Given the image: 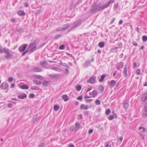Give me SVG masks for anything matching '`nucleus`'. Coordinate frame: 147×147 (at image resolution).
I'll list each match as a JSON object with an SVG mask.
<instances>
[{"label": "nucleus", "instance_id": "6e6552de", "mask_svg": "<svg viewBox=\"0 0 147 147\" xmlns=\"http://www.w3.org/2000/svg\"><path fill=\"white\" fill-rule=\"evenodd\" d=\"M117 69L118 70H121L123 67V63L122 62L118 63L116 65Z\"/></svg>", "mask_w": 147, "mask_h": 147}, {"label": "nucleus", "instance_id": "13d9d810", "mask_svg": "<svg viewBox=\"0 0 147 147\" xmlns=\"http://www.w3.org/2000/svg\"><path fill=\"white\" fill-rule=\"evenodd\" d=\"M137 66V63H134V65L133 66V68H134Z\"/></svg>", "mask_w": 147, "mask_h": 147}, {"label": "nucleus", "instance_id": "9b49d317", "mask_svg": "<svg viewBox=\"0 0 147 147\" xmlns=\"http://www.w3.org/2000/svg\"><path fill=\"white\" fill-rule=\"evenodd\" d=\"M32 70L35 72H41L42 71V69L38 67H36L32 68Z\"/></svg>", "mask_w": 147, "mask_h": 147}, {"label": "nucleus", "instance_id": "c85d7f7f", "mask_svg": "<svg viewBox=\"0 0 147 147\" xmlns=\"http://www.w3.org/2000/svg\"><path fill=\"white\" fill-rule=\"evenodd\" d=\"M141 129H142V131H141V132H145V128H144L143 127H139V130H140Z\"/></svg>", "mask_w": 147, "mask_h": 147}, {"label": "nucleus", "instance_id": "ddd939ff", "mask_svg": "<svg viewBox=\"0 0 147 147\" xmlns=\"http://www.w3.org/2000/svg\"><path fill=\"white\" fill-rule=\"evenodd\" d=\"M129 105V102L127 101H125L123 103V107L126 109L127 108Z\"/></svg>", "mask_w": 147, "mask_h": 147}, {"label": "nucleus", "instance_id": "393cba45", "mask_svg": "<svg viewBox=\"0 0 147 147\" xmlns=\"http://www.w3.org/2000/svg\"><path fill=\"white\" fill-rule=\"evenodd\" d=\"M116 84V82L114 80H112L110 84V85L112 86H114Z\"/></svg>", "mask_w": 147, "mask_h": 147}, {"label": "nucleus", "instance_id": "338daca9", "mask_svg": "<svg viewBox=\"0 0 147 147\" xmlns=\"http://www.w3.org/2000/svg\"><path fill=\"white\" fill-rule=\"evenodd\" d=\"M15 86V84H12L11 85V88H13Z\"/></svg>", "mask_w": 147, "mask_h": 147}, {"label": "nucleus", "instance_id": "4c0bfd02", "mask_svg": "<svg viewBox=\"0 0 147 147\" xmlns=\"http://www.w3.org/2000/svg\"><path fill=\"white\" fill-rule=\"evenodd\" d=\"M95 103L97 105H100V101L98 100H96L95 101Z\"/></svg>", "mask_w": 147, "mask_h": 147}, {"label": "nucleus", "instance_id": "4468645a", "mask_svg": "<svg viewBox=\"0 0 147 147\" xmlns=\"http://www.w3.org/2000/svg\"><path fill=\"white\" fill-rule=\"evenodd\" d=\"M80 108L81 109H84L85 110H86L88 109L89 106L88 105H86L84 104H82Z\"/></svg>", "mask_w": 147, "mask_h": 147}, {"label": "nucleus", "instance_id": "a211bd4d", "mask_svg": "<svg viewBox=\"0 0 147 147\" xmlns=\"http://www.w3.org/2000/svg\"><path fill=\"white\" fill-rule=\"evenodd\" d=\"M49 76L53 78H59L60 76V74H50Z\"/></svg>", "mask_w": 147, "mask_h": 147}, {"label": "nucleus", "instance_id": "e2e57ef3", "mask_svg": "<svg viewBox=\"0 0 147 147\" xmlns=\"http://www.w3.org/2000/svg\"><path fill=\"white\" fill-rule=\"evenodd\" d=\"M11 21L12 22H14L15 21V19H11Z\"/></svg>", "mask_w": 147, "mask_h": 147}, {"label": "nucleus", "instance_id": "7ed1b4c3", "mask_svg": "<svg viewBox=\"0 0 147 147\" xmlns=\"http://www.w3.org/2000/svg\"><path fill=\"white\" fill-rule=\"evenodd\" d=\"M3 51V52L6 53L7 55L5 56V57L6 59H10L12 58L13 56L9 52L8 49L5 48Z\"/></svg>", "mask_w": 147, "mask_h": 147}, {"label": "nucleus", "instance_id": "603ef678", "mask_svg": "<svg viewBox=\"0 0 147 147\" xmlns=\"http://www.w3.org/2000/svg\"><path fill=\"white\" fill-rule=\"evenodd\" d=\"M117 72V71H115L113 73V76H115L116 75Z\"/></svg>", "mask_w": 147, "mask_h": 147}, {"label": "nucleus", "instance_id": "412c9836", "mask_svg": "<svg viewBox=\"0 0 147 147\" xmlns=\"http://www.w3.org/2000/svg\"><path fill=\"white\" fill-rule=\"evenodd\" d=\"M62 97L65 101H67L69 100V98L66 95H63L62 96Z\"/></svg>", "mask_w": 147, "mask_h": 147}, {"label": "nucleus", "instance_id": "473e14b6", "mask_svg": "<svg viewBox=\"0 0 147 147\" xmlns=\"http://www.w3.org/2000/svg\"><path fill=\"white\" fill-rule=\"evenodd\" d=\"M59 108V106L55 105L54 107V110L55 111H57Z\"/></svg>", "mask_w": 147, "mask_h": 147}, {"label": "nucleus", "instance_id": "e433bc0d", "mask_svg": "<svg viewBox=\"0 0 147 147\" xmlns=\"http://www.w3.org/2000/svg\"><path fill=\"white\" fill-rule=\"evenodd\" d=\"M76 88L78 91H80L81 89V86L80 85H77Z\"/></svg>", "mask_w": 147, "mask_h": 147}, {"label": "nucleus", "instance_id": "7c9ffc66", "mask_svg": "<svg viewBox=\"0 0 147 147\" xmlns=\"http://www.w3.org/2000/svg\"><path fill=\"white\" fill-rule=\"evenodd\" d=\"M34 82L37 85H40L41 84V82L40 81H38L36 80H34Z\"/></svg>", "mask_w": 147, "mask_h": 147}, {"label": "nucleus", "instance_id": "bb28decb", "mask_svg": "<svg viewBox=\"0 0 147 147\" xmlns=\"http://www.w3.org/2000/svg\"><path fill=\"white\" fill-rule=\"evenodd\" d=\"M49 82L44 80L42 82V84L45 87L47 86Z\"/></svg>", "mask_w": 147, "mask_h": 147}, {"label": "nucleus", "instance_id": "4d7b16f0", "mask_svg": "<svg viewBox=\"0 0 147 147\" xmlns=\"http://www.w3.org/2000/svg\"><path fill=\"white\" fill-rule=\"evenodd\" d=\"M92 89V88L91 87H90L87 90V92H88L90 91L91 89Z\"/></svg>", "mask_w": 147, "mask_h": 147}, {"label": "nucleus", "instance_id": "1a4fd4ad", "mask_svg": "<svg viewBox=\"0 0 147 147\" xmlns=\"http://www.w3.org/2000/svg\"><path fill=\"white\" fill-rule=\"evenodd\" d=\"M27 46V44H25L22 46H20L18 49L19 51L21 52L23 51L26 49Z\"/></svg>", "mask_w": 147, "mask_h": 147}, {"label": "nucleus", "instance_id": "2f4dec72", "mask_svg": "<svg viewBox=\"0 0 147 147\" xmlns=\"http://www.w3.org/2000/svg\"><path fill=\"white\" fill-rule=\"evenodd\" d=\"M111 112V110L109 109H108L105 111V114L107 115H109Z\"/></svg>", "mask_w": 147, "mask_h": 147}, {"label": "nucleus", "instance_id": "ea45409f", "mask_svg": "<svg viewBox=\"0 0 147 147\" xmlns=\"http://www.w3.org/2000/svg\"><path fill=\"white\" fill-rule=\"evenodd\" d=\"M61 65H62L65 67H69V66L66 63H61Z\"/></svg>", "mask_w": 147, "mask_h": 147}, {"label": "nucleus", "instance_id": "a18cd8bd", "mask_svg": "<svg viewBox=\"0 0 147 147\" xmlns=\"http://www.w3.org/2000/svg\"><path fill=\"white\" fill-rule=\"evenodd\" d=\"M140 70L139 69H138L136 71V73L137 74L140 75Z\"/></svg>", "mask_w": 147, "mask_h": 147}, {"label": "nucleus", "instance_id": "9d476101", "mask_svg": "<svg viewBox=\"0 0 147 147\" xmlns=\"http://www.w3.org/2000/svg\"><path fill=\"white\" fill-rule=\"evenodd\" d=\"M96 82V78L93 76L91 77L89 80H88L87 82L91 84H94Z\"/></svg>", "mask_w": 147, "mask_h": 147}, {"label": "nucleus", "instance_id": "2eb2a0df", "mask_svg": "<svg viewBox=\"0 0 147 147\" xmlns=\"http://www.w3.org/2000/svg\"><path fill=\"white\" fill-rule=\"evenodd\" d=\"M80 123L79 122L76 123L75 124V127L74 129L76 131L78 130L80 128Z\"/></svg>", "mask_w": 147, "mask_h": 147}, {"label": "nucleus", "instance_id": "f3484780", "mask_svg": "<svg viewBox=\"0 0 147 147\" xmlns=\"http://www.w3.org/2000/svg\"><path fill=\"white\" fill-rule=\"evenodd\" d=\"M91 63V61L90 60H88L86 61L84 63V66L85 67H87L90 65Z\"/></svg>", "mask_w": 147, "mask_h": 147}, {"label": "nucleus", "instance_id": "09e8293b", "mask_svg": "<svg viewBox=\"0 0 147 147\" xmlns=\"http://www.w3.org/2000/svg\"><path fill=\"white\" fill-rule=\"evenodd\" d=\"M115 18H112L111 20V21L110 22V23L111 24H112L114 22V21L115 20Z\"/></svg>", "mask_w": 147, "mask_h": 147}, {"label": "nucleus", "instance_id": "c03bdc74", "mask_svg": "<svg viewBox=\"0 0 147 147\" xmlns=\"http://www.w3.org/2000/svg\"><path fill=\"white\" fill-rule=\"evenodd\" d=\"M28 52H29V51H28V50H27V49L24 52H23L22 54V56H24L26 53H27Z\"/></svg>", "mask_w": 147, "mask_h": 147}, {"label": "nucleus", "instance_id": "864d4df0", "mask_svg": "<svg viewBox=\"0 0 147 147\" xmlns=\"http://www.w3.org/2000/svg\"><path fill=\"white\" fill-rule=\"evenodd\" d=\"M24 5L26 7H28V3L27 2L25 3Z\"/></svg>", "mask_w": 147, "mask_h": 147}, {"label": "nucleus", "instance_id": "a878e982", "mask_svg": "<svg viewBox=\"0 0 147 147\" xmlns=\"http://www.w3.org/2000/svg\"><path fill=\"white\" fill-rule=\"evenodd\" d=\"M105 43L102 42H100L98 44V46L101 48L105 46Z\"/></svg>", "mask_w": 147, "mask_h": 147}, {"label": "nucleus", "instance_id": "c9c22d12", "mask_svg": "<svg viewBox=\"0 0 147 147\" xmlns=\"http://www.w3.org/2000/svg\"><path fill=\"white\" fill-rule=\"evenodd\" d=\"M38 147H45V145L44 143H42L40 144Z\"/></svg>", "mask_w": 147, "mask_h": 147}, {"label": "nucleus", "instance_id": "6e6d98bb", "mask_svg": "<svg viewBox=\"0 0 147 147\" xmlns=\"http://www.w3.org/2000/svg\"><path fill=\"white\" fill-rule=\"evenodd\" d=\"M116 49L115 48H112L111 50H110V51L111 52H113L114 51H115V50Z\"/></svg>", "mask_w": 147, "mask_h": 147}, {"label": "nucleus", "instance_id": "c756f323", "mask_svg": "<svg viewBox=\"0 0 147 147\" xmlns=\"http://www.w3.org/2000/svg\"><path fill=\"white\" fill-rule=\"evenodd\" d=\"M142 39L144 42H146L147 41V36H143L142 37Z\"/></svg>", "mask_w": 147, "mask_h": 147}, {"label": "nucleus", "instance_id": "37998d69", "mask_svg": "<svg viewBox=\"0 0 147 147\" xmlns=\"http://www.w3.org/2000/svg\"><path fill=\"white\" fill-rule=\"evenodd\" d=\"M13 78L12 77H9L8 78V81L9 82H11L13 81Z\"/></svg>", "mask_w": 147, "mask_h": 147}, {"label": "nucleus", "instance_id": "5701e85b", "mask_svg": "<svg viewBox=\"0 0 147 147\" xmlns=\"http://www.w3.org/2000/svg\"><path fill=\"white\" fill-rule=\"evenodd\" d=\"M105 74L102 75L101 76V78L99 80V82H103L105 77Z\"/></svg>", "mask_w": 147, "mask_h": 147}, {"label": "nucleus", "instance_id": "20e7f679", "mask_svg": "<svg viewBox=\"0 0 147 147\" xmlns=\"http://www.w3.org/2000/svg\"><path fill=\"white\" fill-rule=\"evenodd\" d=\"M142 101L145 102L146 103L145 104L144 107H145V110H147V94H144L142 95Z\"/></svg>", "mask_w": 147, "mask_h": 147}, {"label": "nucleus", "instance_id": "b1692460", "mask_svg": "<svg viewBox=\"0 0 147 147\" xmlns=\"http://www.w3.org/2000/svg\"><path fill=\"white\" fill-rule=\"evenodd\" d=\"M104 89V87L102 85L100 86L99 88V90L101 92H102Z\"/></svg>", "mask_w": 147, "mask_h": 147}, {"label": "nucleus", "instance_id": "39448f33", "mask_svg": "<svg viewBox=\"0 0 147 147\" xmlns=\"http://www.w3.org/2000/svg\"><path fill=\"white\" fill-rule=\"evenodd\" d=\"M81 24V20H78L72 24L71 28L74 29L77 28L79 25Z\"/></svg>", "mask_w": 147, "mask_h": 147}, {"label": "nucleus", "instance_id": "dca6fc26", "mask_svg": "<svg viewBox=\"0 0 147 147\" xmlns=\"http://www.w3.org/2000/svg\"><path fill=\"white\" fill-rule=\"evenodd\" d=\"M125 67L124 68V71L123 72V74L124 76L125 77L127 76V65H125Z\"/></svg>", "mask_w": 147, "mask_h": 147}, {"label": "nucleus", "instance_id": "8fccbe9b", "mask_svg": "<svg viewBox=\"0 0 147 147\" xmlns=\"http://www.w3.org/2000/svg\"><path fill=\"white\" fill-rule=\"evenodd\" d=\"M132 44L133 45H134V46H138L137 44V43L135 41H133L132 42Z\"/></svg>", "mask_w": 147, "mask_h": 147}, {"label": "nucleus", "instance_id": "72a5a7b5", "mask_svg": "<svg viewBox=\"0 0 147 147\" xmlns=\"http://www.w3.org/2000/svg\"><path fill=\"white\" fill-rule=\"evenodd\" d=\"M51 69L52 70H54L55 71H60V69H58V68L57 67H52L51 68Z\"/></svg>", "mask_w": 147, "mask_h": 147}, {"label": "nucleus", "instance_id": "f704fd0d", "mask_svg": "<svg viewBox=\"0 0 147 147\" xmlns=\"http://www.w3.org/2000/svg\"><path fill=\"white\" fill-rule=\"evenodd\" d=\"M93 95V97H94L95 96H96L97 94V91L95 90H94L92 92Z\"/></svg>", "mask_w": 147, "mask_h": 147}, {"label": "nucleus", "instance_id": "79ce46f5", "mask_svg": "<svg viewBox=\"0 0 147 147\" xmlns=\"http://www.w3.org/2000/svg\"><path fill=\"white\" fill-rule=\"evenodd\" d=\"M114 118V116L113 115H110L109 116V120H111L113 119Z\"/></svg>", "mask_w": 147, "mask_h": 147}, {"label": "nucleus", "instance_id": "bf43d9fd", "mask_svg": "<svg viewBox=\"0 0 147 147\" xmlns=\"http://www.w3.org/2000/svg\"><path fill=\"white\" fill-rule=\"evenodd\" d=\"M119 6V5L118 3H117L116 5H115L114 6V8L117 9L118 7Z\"/></svg>", "mask_w": 147, "mask_h": 147}, {"label": "nucleus", "instance_id": "58836bf2", "mask_svg": "<svg viewBox=\"0 0 147 147\" xmlns=\"http://www.w3.org/2000/svg\"><path fill=\"white\" fill-rule=\"evenodd\" d=\"M65 48V46L64 45H61L59 47V48L60 49H64Z\"/></svg>", "mask_w": 147, "mask_h": 147}, {"label": "nucleus", "instance_id": "3c124183", "mask_svg": "<svg viewBox=\"0 0 147 147\" xmlns=\"http://www.w3.org/2000/svg\"><path fill=\"white\" fill-rule=\"evenodd\" d=\"M61 35H58V36H56V37H55V39L56 40L58 38H60V37H61Z\"/></svg>", "mask_w": 147, "mask_h": 147}, {"label": "nucleus", "instance_id": "a19ab883", "mask_svg": "<svg viewBox=\"0 0 147 147\" xmlns=\"http://www.w3.org/2000/svg\"><path fill=\"white\" fill-rule=\"evenodd\" d=\"M38 88L36 86H34L33 87H32L31 88V89L32 90H37Z\"/></svg>", "mask_w": 147, "mask_h": 147}, {"label": "nucleus", "instance_id": "f8f14e48", "mask_svg": "<svg viewBox=\"0 0 147 147\" xmlns=\"http://www.w3.org/2000/svg\"><path fill=\"white\" fill-rule=\"evenodd\" d=\"M17 96L20 99H23L26 97L27 95L25 93H23L21 94L18 95Z\"/></svg>", "mask_w": 147, "mask_h": 147}, {"label": "nucleus", "instance_id": "aec40b11", "mask_svg": "<svg viewBox=\"0 0 147 147\" xmlns=\"http://www.w3.org/2000/svg\"><path fill=\"white\" fill-rule=\"evenodd\" d=\"M142 116L144 118H145L147 117V110H145V107H144V112L142 115Z\"/></svg>", "mask_w": 147, "mask_h": 147}, {"label": "nucleus", "instance_id": "5fc2aeb1", "mask_svg": "<svg viewBox=\"0 0 147 147\" xmlns=\"http://www.w3.org/2000/svg\"><path fill=\"white\" fill-rule=\"evenodd\" d=\"M8 107L9 108H11L12 107V105L10 103L8 105Z\"/></svg>", "mask_w": 147, "mask_h": 147}, {"label": "nucleus", "instance_id": "49530a36", "mask_svg": "<svg viewBox=\"0 0 147 147\" xmlns=\"http://www.w3.org/2000/svg\"><path fill=\"white\" fill-rule=\"evenodd\" d=\"M29 96L30 98H34V95L33 94H29Z\"/></svg>", "mask_w": 147, "mask_h": 147}, {"label": "nucleus", "instance_id": "6ab92c4d", "mask_svg": "<svg viewBox=\"0 0 147 147\" xmlns=\"http://www.w3.org/2000/svg\"><path fill=\"white\" fill-rule=\"evenodd\" d=\"M18 13L20 16H23L25 15V13L23 10H20L18 11Z\"/></svg>", "mask_w": 147, "mask_h": 147}, {"label": "nucleus", "instance_id": "de8ad7c7", "mask_svg": "<svg viewBox=\"0 0 147 147\" xmlns=\"http://www.w3.org/2000/svg\"><path fill=\"white\" fill-rule=\"evenodd\" d=\"M82 96H80L78 97L77 98V99H78L79 100H82Z\"/></svg>", "mask_w": 147, "mask_h": 147}, {"label": "nucleus", "instance_id": "774afa93", "mask_svg": "<svg viewBox=\"0 0 147 147\" xmlns=\"http://www.w3.org/2000/svg\"><path fill=\"white\" fill-rule=\"evenodd\" d=\"M144 46H142L140 48V49L141 50H143L144 49Z\"/></svg>", "mask_w": 147, "mask_h": 147}, {"label": "nucleus", "instance_id": "0eeeda50", "mask_svg": "<svg viewBox=\"0 0 147 147\" xmlns=\"http://www.w3.org/2000/svg\"><path fill=\"white\" fill-rule=\"evenodd\" d=\"M70 27V25L69 24H67L65 25V26L64 27L61 28H58L57 29V31H65Z\"/></svg>", "mask_w": 147, "mask_h": 147}, {"label": "nucleus", "instance_id": "f03ea898", "mask_svg": "<svg viewBox=\"0 0 147 147\" xmlns=\"http://www.w3.org/2000/svg\"><path fill=\"white\" fill-rule=\"evenodd\" d=\"M36 45L35 43L30 44L27 48L30 53L33 52L36 50Z\"/></svg>", "mask_w": 147, "mask_h": 147}, {"label": "nucleus", "instance_id": "052dcab7", "mask_svg": "<svg viewBox=\"0 0 147 147\" xmlns=\"http://www.w3.org/2000/svg\"><path fill=\"white\" fill-rule=\"evenodd\" d=\"M93 130L92 129H90V130L89 131V134H92V132H93Z\"/></svg>", "mask_w": 147, "mask_h": 147}, {"label": "nucleus", "instance_id": "423d86ee", "mask_svg": "<svg viewBox=\"0 0 147 147\" xmlns=\"http://www.w3.org/2000/svg\"><path fill=\"white\" fill-rule=\"evenodd\" d=\"M9 85L8 84L5 82L2 83L1 86V88L2 90H7L8 89Z\"/></svg>", "mask_w": 147, "mask_h": 147}, {"label": "nucleus", "instance_id": "4be33fe9", "mask_svg": "<svg viewBox=\"0 0 147 147\" xmlns=\"http://www.w3.org/2000/svg\"><path fill=\"white\" fill-rule=\"evenodd\" d=\"M40 64L43 67H45L47 65V62L46 61H41L40 62Z\"/></svg>", "mask_w": 147, "mask_h": 147}, {"label": "nucleus", "instance_id": "0e129e2a", "mask_svg": "<svg viewBox=\"0 0 147 147\" xmlns=\"http://www.w3.org/2000/svg\"><path fill=\"white\" fill-rule=\"evenodd\" d=\"M90 96H88L87 95H85L84 96V98L86 99L87 98H90Z\"/></svg>", "mask_w": 147, "mask_h": 147}, {"label": "nucleus", "instance_id": "f257e3e1", "mask_svg": "<svg viewBox=\"0 0 147 147\" xmlns=\"http://www.w3.org/2000/svg\"><path fill=\"white\" fill-rule=\"evenodd\" d=\"M113 2L114 1L110 0L108 3L105 5H102L101 4H98L93 7L92 9L94 11H100L102 10L105 8L108 7L109 6L110 4H112Z\"/></svg>", "mask_w": 147, "mask_h": 147}, {"label": "nucleus", "instance_id": "cd10ccee", "mask_svg": "<svg viewBox=\"0 0 147 147\" xmlns=\"http://www.w3.org/2000/svg\"><path fill=\"white\" fill-rule=\"evenodd\" d=\"M21 88L22 89H28L29 87L26 85H24L21 86Z\"/></svg>", "mask_w": 147, "mask_h": 147}, {"label": "nucleus", "instance_id": "69168bd1", "mask_svg": "<svg viewBox=\"0 0 147 147\" xmlns=\"http://www.w3.org/2000/svg\"><path fill=\"white\" fill-rule=\"evenodd\" d=\"M69 147H75V146L74 144H70L69 145Z\"/></svg>", "mask_w": 147, "mask_h": 147}, {"label": "nucleus", "instance_id": "680f3d73", "mask_svg": "<svg viewBox=\"0 0 147 147\" xmlns=\"http://www.w3.org/2000/svg\"><path fill=\"white\" fill-rule=\"evenodd\" d=\"M123 21L122 20H120L119 23V24L121 25V24H122L123 23Z\"/></svg>", "mask_w": 147, "mask_h": 147}]
</instances>
